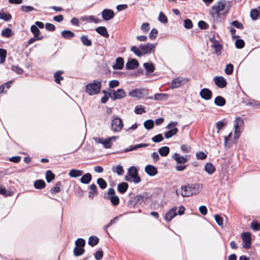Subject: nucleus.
Instances as JSON below:
<instances>
[{
	"instance_id": "nucleus-29",
	"label": "nucleus",
	"mask_w": 260,
	"mask_h": 260,
	"mask_svg": "<svg viewBox=\"0 0 260 260\" xmlns=\"http://www.w3.org/2000/svg\"><path fill=\"white\" fill-rule=\"evenodd\" d=\"M0 194L5 197L11 196L13 194V192L5 187L0 186Z\"/></svg>"
},
{
	"instance_id": "nucleus-31",
	"label": "nucleus",
	"mask_w": 260,
	"mask_h": 260,
	"mask_svg": "<svg viewBox=\"0 0 260 260\" xmlns=\"http://www.w3.org/2000/svg\"><path fill=\"white\" fill-rule=\"evenodd\" d=\"M170 149L167 146L160 147L158 149V152L162 156H166L169 153Z\"/></svg>"
},
{
	"instance_id": "nucleus-40",
	"label": "nucleus",
	"mask_w": 260,
	"mask_h": 260,
	"mask_svg": "<svg viewBox=\"0 0 260 260\" xmlns=\"http://www.w3.org/2000/svg\"><path fill=\"white\" fill-rule=\"evenodd\" d=\"M62 37L66 39L72 38L74 36V34L70 30H64L61 32Z\"/></svg>"
},
{
	"instance_id": "nucleus-48",
	"label": "nucleus",
	"mask_w": 260,
	"mask_h": 260,
	"mask_svg": "<svg viewBox=\"0 0 260 260\" xmlns=\"http://www.w3.org/2000/svg\"><path fill=\"white\" fill-rule=\"evenodd\" d=\"M99 242V238L96 237H91L89 239L88 244L91 246L95 245Z\"/></svg>"
},
{
	"instance_id": "nucleus-28",
	"label": "nucleus",
	"mask_w": 260,
	"mask_h": 260,
	"mask_svg": "<svg viewBox=\"0 0 260 260\" xmlns=\"http://www.w3.org/2000/svg\"><path fill=\"white\" fill-rule=\"evenodd\" d=\"M134 112L136 114H142L146 112L145 107L142 105H137L134 109Z\"/></svg>"
},
{
	"instance_id": "nucleus-53",
	"label": "nucleus",
	"mask_w": 260,
	"mask_h": 260,
	"mask_svg": "<svg viewBox=\"0 0 260 260\" xmlns=\"http://www.w3.org/2000/svg\"><path fill=\"white\" fill-rule=\"evenodd\" d=\"M158 20L159 21L163 23H166L168 22V19L167 17L162 12H160L159 14Z\"/></svg>"
},
{
	"instance_id": "nucleus-51",
	"label": "nucleus",
	"mask_w": 260,
	"mask_h": 260,
	"mask_svg": "<svg viewBox=\"0 0 260 260\" xmlns=\"http://www.w3.org/2000/svg\"><path fill=\"white\" fill-rule=\"evenodd\" d=\"M11 18V15L9 13L4 12L0 13V19L8 21Z\"/></svg>"
},
{
	"instance_id": "nucleus-50",
	"label": "nucleus",
	"mask_w": 260,
	"mask_h": 260,
	"mask_svg": "<svg viewBox=\"0 0 260 260\" xmlns=\"http://www.w3.org/2000/svg\"><path fill=\"white\" fill-rule=\"evenodd\" d=\"M114 171L119 175H122L124 173L123 168L119 165H117L114 167Z\"/></svg>"
},
{
	"instance_id": "nucleus-22",
	"label": "nucleus",
	"mask_w": 260,
	"mask_h": 260,
	"mask_svg": "<svg viewBox=\"0 0 260 260\" xmlns=\"http://www.w3.org/2000/svg\"><path fill=\"white\" fill-rule=\"evenodd\" d=\"M173 158L176 161V162L178 164H180L185 163L188 160L187 156L185 157V156L180 155V154H179L177 153H175V154H174V155L173 156Z\"/></svg>"
},
{
	"instance_id": "nucleus-38",
	"label": "nucleus",
	"mask_w": 260,
	"mask_h": 260,
	"mask_svg": "<svg viewBox=\"0 0 260 260\" xmlns=\"http://www.w3.org/2000/svg\"><path fill=\"white\" fill-rule=\"evenodd\" d=\"M214 102L217 105L222 106L225 104V101L221 96H217L215 99Z\"/></svg>"
},
{
	"instance_id": "nucleus-19",
	"label": "nucleus",
	"mask_w": 260,
	"mask_h": 260,
	"mask_svg": "<svg viewBox=\"0 0 260 260\" xmlns=\"http://www.w3.org/2000/svg\"><path fill=\"white\" fill-rule=\"evenodd\" d=\"M145 171L148 175L151 176H155L157 174V168L150 165H147L145 167Z\"/></svg>"
},
{
	"instance_id": "nucleus-20",
	"label": "nucleus",
	"mask_w": 260,
	"mask_h": 260,
	"mask_svg": "<svg viewBox=\"0 0 260 260\" xmlns=\"http://www.w3.org/2000/svg\"><path fill=\"white\" fill-rule=\"evenodd\" d=\"M216 85L220 88L224 87L226 85V81L225 79L221 76L216 77L214 79Z\"/></svg>"
},
{
	"instance_id": "nucleus-17",
	"label": "nucleus",
	"mask_w": 260,
	"mask_h": 260,
	"mask_svg": "<svg viewBox=\"0 0 260 260\" xmlns=\"http://www.w3.org/2000/svg\"><path fill=\"white\" fill-rule=\"evenodd\" d=\"M102 15L105 20H109L113 18L114 13L110 9H105L102 12Z\"/></svg>"
},
{
	"instance_id": "nucleus-54",
	"label": "nucleus",
	"mask_w": 260,
	"mask_h": 260,
	"mask_svg": "<svg viewBox=\"0 0 260 260\" xmlns=\"http://www.w3.org/2000/svg\"><path fill=\"white\" fill-rule=\"evenodd\" d=\"M6 53H7V52H6V50L3 49H0V57H1L0 62H1V63L4 62V60L5 59L6 56Z\"/></svg>"
},
{
	"instance_id": "nucleus-32",
	"label": "nucleus",
	"mask_w": 260,
	"mask_h": 260,
	"mask_svg": "<svg viewBox=\"0 0 260 260\" xmlns=\"http://www.w3.org/2000/svg\"><path fill=\"white\" fill-rule=\"evenodd\" d=\"M45 186V182L43 180H38L34 182V186L37 189L43 188Z\"/></svg>"
},
{
	"instance_id": "nucleus-46",
	"label": "nucleus",
	"mask_w": 260,
	"mask_h": 260,
	"mask_svg": "<svg viewBox=\"0 0 260 260\" xmlns=\"http://www.w3.org/2000/svg\"><path fill=\"white\" fill-rule=\"evenodd\" d=\"M149 29L150 25L148 23H143L140 26V29L144 33H147Z\"/></svg>"
},
{
	"instance_id": "nucleus-35",
	"label": "nucleus",
	"mask_w": 260,
	"mask_h": 260,
	"mask_svg": "<svg viewBox=\"0 0 260 260\" xmlns=\"http://www.w3.org/2000/svg\"><path fill=\"white\" fill-rule=\"evenodd\" d=\"M81 40L84 45L90 46L91 45V41L87 36H82L81 37Z\"/></svg>"
},
{
	"instance_id": "nucleus-30",
	"label": "nucleus",
	"mask_w": 260,
	"mask_h": 260,
	"mask_svg": "<svg viewBox=\"0 0 260 260\" xmlns=\"http://www.w3.org/2000/svg\"><path fill=\"white\" fill-rule=\"evenodd\" d=\"M92 178L91 175L89 173L84 174L81 178L80 181L83 183L87 184L90 182Z\"/></svg>"
},
{
	"instance_id": "nucleus-44",
	"label": "nucleus",
	"mask_w": 260,
	"mask_h": 260,
	"mask_svg": "<svg viewBox=\"0 0 260 260\" xmlns=\"http://www.w3.org/2000/svg\"><path fill=\"white\" fill-rule=\"evenodd\" d=\"M158 35V30L156 28H153L149 34V37L151 40H154Z\"/></svg>"
},
{
	"instance_id": "nucleus-14",
	"label": "nucleus",
	"mask_w": 260,
	"mask_h": 260,
	"mask_svg": "<svg viewBox=\"0 0 260 260\" xmlns=\"http://www.w3.org/2000/svg\"><path fill=\"white\" fill-rule=\"evenodd\" d=\"M128 95L132 98H142L145 95V90L136 89L129 92Z\"/></svg>"
},
{
	"instance_id": "nucleus-5",
	"label": "nucleus",
	"mask_w": 260,
	"mask_h": 260,
	"mask_svg": "<svg viewBox=\"0 0 260 260\" xmlns=\"http://www.w3.org/2000/svg\"><path fill=\"white\" fill-rule=\"evenodd\" d=\"M241 132L234 129V132L230 133L228 136L225 137L224 144L226 146H231L233 143H236L239 138Z\"/></svg>"
},
{
	"instance_id": "nucleus-23",
	"label": "nucleus",
	"mask_w": 260,
	"mask_h": 260,
	"mask_svg": "<svg viewBox=\"0 0 260 260\" xmlns=\"http://www.w3.org/2000/svg\"><path fill=\"white\" fill-rule=\"evenodd\" d=\"M177 208L176 207L172 208L166 214L165 219L166 220L170 221L173 217L177 215Z\"/></svg>"
},
{
	"instance_id": "nucleus-52",
	"label": "nucleus",
	"mask_w": 260,
	"mask_h": 260,
	"mask_svg": "<svg viewBox=\"0 0 260 260\" xmlns=\"http://www.w3.org/2000/svg\"><path fill=\"white\" fill-rule=\"evenodd\" d=\"M2 35L5 37H9L12 36V31L9 28H6L2 31Z\"/></svg>"
},
{
	"instance_id": "nucleus-63",
	"label": "nucleus",
	"mask_w": 260,
	"mask_h": 260,
	"mask_svg": "<svg viewBox=\"0 0 260 260\" xmlns=\"http://www.w3.org/2000/svg\"><path fill=\"white\" fill-rule=\"evenodd\" d=\"M233 66L231 64H228L226 66L225 70V72L226 74H227L228 75L232 74V73L233 72Z\"/></svg>"
},
{
	"instance_id": "nucleus-37",
	"label": "nucleus",
	"mask_w": 260,
	"mask_h": 260,
	"mask_svg": "<svg viewBox=\"0 0 260 260\" xmlns=\"http://www.w3.org/2000/svg\"><path fill=\"white\" fill-rule=\"evenodd\" d=\"M55 177L54 174L50 170H48L46 173V179L48 182L52 181Z\"/></svg>"
},
{
	"instance_id": "nucleus-57",
	"label": "nucleus",
	"mask_w": 260,
	"mask_h": 260,
	"mask_svg": "<svg viewBox=\"0 0 260 260\" xmlns=\"http://www.w3.org/2000/svg\"><path fill=\"white\" fill-rule=\"evenodd\" d=\"M184 27L186 28H187V29H190L192 27V21L190 20V19H185L184 21Z\"/></svg>"
},
{
	"instance_id": "nucleus-62",
	"label": "nucleus",
	"mask_w": 260,
	"mask_h": 260,
	"mask_svg": "<svg viewBox=\"0 0 260 260\" xmlns=\"http://www.w3.org/2000/svg\"><path fill=\"white\" fill-rule=\"evenodd\" d=\"M119 84L118 80H112L109 82V85L111 88H114L117 87Z\"/></svg>"
},
{
	"instance_id": "nucleus-26",
	"label": "nucleus",
	"mask_w": 260,
	"mask_h": 260,
	"mask_svg": "<svg viewBox=\"0 0 260 260\" xmlns=\"http://www.w3.org/2000/svg\"><path fill=\"white\" fill-rule=\"evenodd\" d=\"M82 174L83 171L77 169H72L69 173V175L72 178L80 177Z\"/></svg>"
},
{
	"instance_id": "nucleus-39",
	"label": "nucleus",
	"mask_w": 260,
	"mask_h": 260,
	"mask_svg": "<svg viewBox=\"0 0 260 260\" xmlns=\"http://www.w3.org/2000/svg\"><path fill=\"white\" fill-rule=\"evenodd\" d=\"M144 126L147 129H151L154 127V122L152 120H147L144 122Z\"/></svg>"
},
{
	"instance_id": "nucleus-56",
	"label": "nucleus",
	"mask_w": 260,
	"mask_h": 260,
	"mask_svg": "<svg viewBox=\"0 0 260 260\" xmlns=\"http://www.w3.org/2000/svg\"><path fill=\"white\" fill-rule=\"evenodd\" d=\"M164 140L163 136L161 134H158L152 138V140L156 143L162 141Z\"/></svg>"
},
{
	"instance_id": "nucleus-24",
	"label": "nucleus",
	"mask_w": 260,
	"mask_h": 260,
	"mask_svg": "<svg viewBox=\"0 0 260 260\" xmlns=\"http://www.w3.org/2000/svg\"><path fill=\"white\" fill-rule=\"evenodd\" d=\"M124 66V60L122 57H118L116 59L114 64L113 65V68L115 70H121Z\"/></svg>"
},
{
	"instance_id": "nucleus-55",
	"label": "nucleus",
	"mask_w": 260,
	"mask_h": 260,
	"mask_svg": "<svg viewBox=\"0 0 260 260\" xmlns=\"http://www.w3.org/2000/svg\"><path fill=\"white\" fill-rule=\"evenodd\" d=\"M98 184L100 187L102 188H105L107 186V183L106 181L102 178H99L97 181Z\"/></svg>"
},
{
	"instance_id": "nucleus-13",
	"label": "nucleus",
	"mask_w": 260,
	"mask_h": 260,
	"mask_svg": "<svg viewBox=\"0 0 260 260\" xmlns=\"http://www.w3.org/2000/svg\"><path fill=\"white\" fill-rule=\"evenodd\" d=\"M187 82V79L182 78H178L175 79L172 81L171 84V87L172 88H178Z\"/></svg>"
},
{
	"instance_id": "nucleus-27",
	"label": "nucleus",
	"mask_w": 260,
	"mask_h": 260,
	"mask_svg": "<svg viewBox=\"0 0 260 260\" xmlns=\"http://www.w3.org/2000/svg\"><path fill=\"white\" fill-rule=\"evenodd\" d=\"M144 67L146 70V74L147 75H149L154 70V67L151 63H145L144 64Z\"/></svg>"
},
{
	"instance_id": "nucleus-1",
	"label": "nucleus",
	"mask_w": 260,
	"mask_h": 260,
	"mask_svg": "<svg viewBox=\"0 0 260 260\" xmlns=\"http://www.w3.org/2000/svg\"><path fill=\"white\" fill-rule=\"evenodd\" d=\"M203 188V184L195 183L182 186L179 189L176 190V192L177 194L180 193L182 197H190L200 193Z\"/></svg>"
},
{
	"instance_id": "nucleus-16",
	"label": "nucleus",
	"mask_w": 260,
	"mask_h": 260,
	"mask_svg": "<svg viewBox=\"0 0 260 260\" xmlns=\"http://www.w3.org/2000/svg\"><path fill=\"white\" fill-rule=\"evenodd\" d=\"M244 125L243 120L240 117H237L235 119V123L234 126V129L242 132Z\"/></svg>"
},
{
	"instance_id": "nucleus-25",
	"label": "nucleus",
	"mask_w": 260,
	"mask_h": 260,
	"mask_svg": "<svg viewBox=\"0 0 260 260\" xmlns=\"http://www.w3.org/2000/svg\"><path fill=\"white\" fill-rule=\"evenodd\" d=\"M96 31L101 36L105 38L109 37V34L107 28L104 26H100L95 29Z\"/></svg>"
},
{
	"instance_id": "nucleus-10",
	"label": "nucleus",
	"mask_w": 260,
	"mask_h": 260,
	"mask_svg": "<svg viewBox=\"0 0 260 260\" xmlns=\"http://www.w3.org/2000/svg\"><path fill=\"white\" fill-rule=\"evenodd\" d=\"M111 93V98L113 100H119L125 98L126 96V93L122 89L112 90Z\"/></svg>"
},
{
	"instance_id": "nucleus-21",
	"label": "nucleus",
	"mask_w": 260,
	"mask_h": 260,
	"mask_svg": "<svg viewBox=\"0 0 260 260\" xmlns=\"http://www.w3.org/2000/svg\"><path fill=\"white\" fill-rule=\"evenodd\" d=\"M139 66V62L136 59H131L126 63L125 68L128 70H133L137 68Z\"/></svg>"
},
{
	"instance_id": "nucleus-7",
	"label": "nucleus",
	"mask_w": 260,
	"mask_h": 260,
	"mask_svg": "<svg viewBox=\"0 0 260 260\" xmlns=\"http://www.w3.org/2000/svg\"><path fill=\"white\" fill-rule=\"evenodd\" d=\"M85 241L83 239H78L75 242L76 246L74 250L75 255L79 256L82 255L84 252V247Z\"/></svg>"
},
{
	"instance_id": "nucleus-33",
	"label": "nucleus",
	"mask_w": 260,
	"mask_h": 260,
	"mask_svg": "<svg viewBox=\"0 0 260 260\" xmlns=\"http://www.w3.org/2000/svg\"><path fill=\"white\" fill-rule=\"evenodd\" d=\"M214 218L217 224L220 227H223L224 221L223 217L219 214H215Z\"/></svg>"
},
{
	"instance_id": "nucleus-12",
	"label": "nucleus",
	"mask_w": 260,
	"mask_h": 260,
	"mask_svg": "<svg viewBox=\"0 0 260 260\" xmlns=\"http://www.w3.org/2000/svg\"><path fill=\"white\" fill-rule=\"evenodd\" d=\"M123 127L122 121L121 119L116 118L112 121L111 127L112 129L116 132H119Z\"/></svg>"
},
{
	"instance_id": "nucleus-11",
	"label": "nucleus",
	"mask_w": 260,
	"mask_h": 260,
	"mask_svg": "<svg viewBox=\"0 0 260 260\" xmlns=\"http://www.w3.org/2000/svg\"><path fill=\"white\" fill-rule=\"evenodd\" d=\"M214 11L218 14H226L229 11V6H226L225 3L220 2L217 7L214 8Z\"/></svg>"
},
{
	"instance_id": "nucleus-47",
	"label": "nucleus",
	"mask_w": 260,
	"mask_h": 260,
	"mask_svg": "<svg viewBox=\"0 0 260 260\" xmlns=\"http://www.w3.org/2000/svg\"><path fill=\"white\" fill-rule=\"evenodd\" d=\"M30 30L35 37H38L40 34V30L36 25H32L31 26Z\"/></svg>"
},
{
	"instance_id": "nucleus-45",
	"label": "nucleus",
	"mask_w": 260,
	"mask_h": 260,
	"mask_svg": "<svg viewBox=\"0 0 260 260\" xmlns=\"http://www.w3.org/2000/svg\"><path fill=\"white\" fill-rule=\"evenodd\" d=\"M168 98V95L166 94H156L154 96V99L158 101L166 100Z\"/></svg>"
},
{
	"instance_id": "nucleus-41",
	"label": "nucleus",
	"mask_w": 260,
	"mask_h": 260,
	"mask_svg": "<svg viewBox=\"0 0 260 260\" xmlns=\"http://www.w3.org/2000/svg\"><path fill=\"white\" fill-rule=\"evenodd\" d=\"M250 227L252 229L255 231L260 230V222L254 220L250 224Z\"/></svg>"
},
{
	"instance_id": "nucleus-36",
	"label": "nucleus",
	"mask_w": 260,
	"mask_h": 260,
	"mask_svg": "<svg viewBox=\"0 0 260 260\" xmlns=\"http://www.w3.org/2000/svg\"><path fill=\"white\" fill-rule=\"evenodd\" d=\"M102 93L104 94V96L101 98V102L106 103L109 97H111V93H109L106 90H103Z\"/></svg>"
},
{
	"instance_id": "nucleus-8",
	"label": "nucleus",
	"mask_w": 260,
	"mask_h": 260,
	"mask_svg": "<svg viewBox=\"0 0 260 260\" xmlns=\"http://www.w3.org/2000/svg\"><path fill=\"white\" fill-rule=\"evenodd\" d=\"M177 125V122H172L167 126V128L169 129V131L165 134V136L166 138H169L176 135L178 132V129L176 128Z\"/></svg>"
},
{
	"instance_id": "nucleus-6",
	"label": "nucleus",
	"mask_w": 260,
	"mask_h": 260,
	"mask_svg": "<svg viewBox=\"0 0 260 260\" xmlns=\"http://www.w3.org/2000/svg\"><path fill=\"white\" fill-rule=\"evenodd\" d=\"M117 137L113 136L107 139L102 138H94V140L98 143L102 144L106 148H109L112 146L113 143L116 141Z\"/></svg>"
},
{
	"instance_id": "nucleus-61",
	"label": "nucleus",
	"mask_w": 260,
	"mask_h": 260,
	"mask_svg": "<svg viewBox=\"0 0 260 260\" xmlns=\"http://www.w3.org/2000/svg\"><path fill=\"white\" fill-rule=\"evenodd\" d=\"M236 46L238 48H242L244 46V42L242 40H237L235 43Z\"/></svg>"
},
{
	"instance_id": "nucleus-59",
	"label": "nucleus",
	"mask_w": 260,
	"mask_h": 260,
	"mask_svg": "<svg viewBox=\"0 0 260 260\" xmlns=\"http://www.w3.org/2000/svg\"><path fill=\"white\" fill-rule=\"evenodd\" d=\"M258 12L257 10H252L250 13V16L253 20L256 19L258 17Z\"/></svg>"
},
{
	"instance_id": "nucleus-4",
	"label": "nucleus",
	"mask_w": 260,
	"mask_h": 260,
	"mask_svg": "<svg viewBox=\"0 0 260 260\" xmlns=\"http://www.w3.org/2000/svg\"><path fill=\"white\" fill-rule=\"evenodd\" d=\"M125 180L133 181L136 183L141 181V178L138 176V170L135 167H132L129 168L127 171V175L125 176Z\"/></svg>"
},
{
	"instance_id": "nucleus-34",
	"label": "nucleus",
	"mask_w": 260,
	"mask_h": 260,
	"mask_svg": "<svg viewBox=\"0 0 260 260\" xmlns=\"http://www.w3.org/2000/svg\"><path fill=\"white\" fill-rule=\"evenodd\" d=\"M128 188V184L125 182H122L118 185V191L121 193H124Z\"/></svg>"
},
{
	"instance_id": "nucleus-60",
	"label": "nucleus",
	"mask_w": 260,
	"mask_h": 260,
	"mask_svg": "<svg viewBox=\"0 0 260 260\" xmlns=\"http://www.w3.org/2000/svg\"><path fill=\"white\" fill-rule=\"evenodd\" d=\"M21 9L23 12H28L30 11H32L35 10L34 8L31 6H22L21 7Z\"/></svg>"
},
{
	"instance_id": "nucleus-2",
	"label": "nucleus",
	"mask_w": 260,
	"mask_h": 260,
	"mask_svg": "<svg viewBox=\"0 0 260 260\" xmlns=\"http://www.w3.org/2000/svg\"><path fill=\"white\" fill-rule=\"evenodd\" d=\"M156 43H147L142 45L139 47L133 46L131 50L138 56H142L147 54L153 52L155 50Z\"/></svg>"
},
{
	"instance_id": "nucleus-18",
	"label": "nucleus",
	"mask_w": 260,
	"mask_h": 260,
	"mask_svg": "<svg viewBox=\"0 0 260 260\" xmlns=\"http://www.w3.org/2000/svg\"><path fill=\"white\" fill-rule=\"evenodd\" d=\"M200 95L202 98L209 100L212 98V93L211 91L209 89L204 88L201 90Z\"/></svg>"
},
{
	"instance_id": "nucleus-58",
	"label": "nucleus",
	"mask_w": 260,
	"mask_h": 260,
	"mask_svg": "<svg viewBox=\"0 0 260 260\" xmlns=\"http://www.w3.org/2000/svg\"><path fill=\"white\" fill-rule=\"evenodd\" d=\"M103 251L102 250H98L94 254V257L96 260H100L103 256Z\"/></svg>"
},
{
	"instance_id": "nucleus-43",
	"label": "nucleus",
	"mask_w": 260,
	"mask_h": 260,
	"mask_svg": "<svg viewBox=\"0 0 260 260\" xmlns=\"http://www.w3.org/2000/svg\"><path fill=\"white\" fill-rule=\"evenodd\" d=\"M148 145L147 144H139L134 145V146H131L129 148L125 151H132L141 147H147Z\"/></svg>"
},
{
	"instance_id": "nucleus-49",
	"label": "nucleus",
	"mask_w": 260,
	"mask_h": 260,
	"mask_svg": "<svg viewBox=\"0 0 260 260\" xmlns=\"http://www.w3.org/2000/svg\"><path fill=\"white\" fill-rule=\"evenodd\" d=\"M63 73V72L58 71L54 74V77L55 78L56 82L59 84L60 80L63 79V77L61 76V74Z\"/></svg>"
},
{
	"instance_id": "nucleus-15",
	"label": "nucleus",
	"mask_w": 260,
	"mask_h": 260,
	"mask_svg": "<svg viewBox=\"0 0 260 260\" xmlns=\"http://www.w3.org/2000/svg\"><path fill=\"white\" fill-rule=\"evenodd\" d=\"M204 169L209 175H213L216 171L215 167L211 162L206 163Z\"/></svg>"
},
{
	"instance_id": "nucleus-42",
	"label": "nucleus",
	"mask_w": 260,
	"mask_h": 260,
	"mask_svg": "<svg viewBox=\"0 0 260 260\" xmlns=\"http://www.w3.org/2000/svg\"><path fill=\"white\" fill-rule=\"evenodd\" d=\"M108 199H109L111 202L114 205H117L119 204V200L117 196H112L107 197Z\"/></svg>"
},
{
	"instance_id": "nucleus-9",
	"label": "nucleus",
	"mask_w": 260,
	"mask_h": 260,
	"mask_svg": "<svg viewBox=\"0 0 260 260\" xmlns=\"http://www.w3.org/2000/svg\"><path fill=\"white\" fill-rule=\"evenodd\" d=\"M243 240V246L244 248L248 249L251 246V235L249 233L245 232L241 235Z\"/></svg>"
},
{
	"instance_id": "nucleus-64",
	"label": "nucleus",
	"mask_w": 260,
	"mask_h": 260,
	"mask_svg": "<svg viewBox=\"0 0 260 260\" xmlns=\"http://www.w3.org/2000/svg\"><path fill=\"white\" fill-rule=\"evenodd\" d=\"M181 150L184 153H188L190 150V147L187 145H183L181 146Z\"/></svg>"
},
{
	"instance_id": "nucleus-3",
	"label": "nucleus",
	"mask_w": 260,
	"mask_h": 260,
	"mask_svg": "<svg viewBox=\"0 0 260 260\" xmlns=\"http://www.w3.org/2000/svg\"><path fill=\"white\" fill-rule=\"evenodd\" d=\"M101 83L98 81L94 80L88 83L85 88V92L89 95L98 94L101 89Z\"/></svg>"
}]
</instances>
